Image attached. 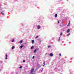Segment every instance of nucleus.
<instances>
[{
  "mask_svg": "<svg viewBox=\"0 0 74 74\" xmlns=\"http://www.w3.org/2000/svg\"><path fill=\"white\" fill-rule=\"evenodd\" d=\"M34 70V68L32 69V70H31V74H33Z\"/></svg>",
  "mask_w": 74,
  "mask_h": 74,
  "instance_id": "obj_1",
  "label": "nucleus"
},
{
  "mask_svg": "<svg viewBox=\"0 0 74 74\" xmlns=\"http://www.w3.org/2000/svg\"><path fill=\"white\" fill-rule=\"evenodd\" d=\"M53 54H52V53H51L49 54V56H53Z\"/></svg>",
  "mask_w": 74,
  "mask_h": 74,
  "instance_id": "obj_2",
  "label": "nucleus"
},
{
  "mask_svg": "<svg viewBox=\"0 0 74 74\" xmlns=\"http://www.w3.org/2000/svg\"><path fill=\"white\" fill-rule=\"evenodd\" d=\"M41 72L42 71V70L41 71Z\"/></svg>",
  "mask_w": 74,
  "mask_h": 74,
  "instance_id": "obj_28",
  "label": "nucleus"
},
{
  "mask_svg": "<svg viewBox=\"0 0 74 74\" xmlns=\"http://www.w3.org/2000/svg\"><path fill=\"white\" fill-rule=\"evenodd\" d=\"M45 62H43L44 65H43V67H44V66H45Z\"/></svg>",
  "mask_w": 74,
  "mask_h": 74,
  "instance_id": "obj_10",
  "label": "nucleus"
},
{
  "mask_svg": "<svg viewBox=\"0 0 74 74\" xmlns=\"http://www.w3.org/2000/svg\"><path fill=\"white\" fill-rule=\"evenodd\" d=\"M40 28H41V26H40V25H38V29H40Z\"/></svg>",
  "mask_w": 74,
  "mask_h": 74,
  "instance_id": "obj_3",
  "label": "nucleus"
},
{
  "mask_svg": "<svg viewBox=\"0 0 74 74\" xmlns=\"http://www.w3.org/2000/svg\"><path fill=\"white\" fill-rule=\"evenodd\" d=\"M59 56H61V53H60V54H59Z\"/></svg>",
  "mask_w": 74,
  "mask_h": 74,
  "instance_id": "obj_23",
  "label": "nucleus"
},
{
  "mask_svg": "<svg viewBox=\"0 0 74 74\" xmlns=\"http://www.w3.org/2000/svg\"><path fill=\"white\" fill-rule=\"evenodd\" d=\"M5 59H7V57L5 58Z\"/></svg>",
  "mask_w": 74,
  "mask_h": 74,
  "instance_id": "obj_26",
  "label": "nucleus"
},
{
  "mask_svg": "<svg viewBox=\"0 0 74 74\" xmlns=\"http://www.w3.org/2000/svg\"><path fill=\"white\" fill-rule=\"evenodd\" d=\"M23 62H25V60H23Z\"/></svg>",
  "mask_w": 74,
  "mask_h": 74,
  "instance_id": "obj_25",
  "label": "nucleus"
},
{
  "mask_svg": "<svg viewBox=\"0 0 74 74\" xmlns=\"http://www.w3.org/2000/svg\"><path fill=\"white\" fill-rule=\"evenodd\" d=\"M32 59H34V56H33V57Z\"/></svg>",
  "mask_w": 74,
  "mask_h": 74,
  "instance_id": "obj_21",
  "label": "nucleus"
},
{
  "mask_svg": "<svg viewBox=\"0 0 74 74\" xmlns=\"http://www.w3.org/2000/svg\"><path fill=\"white\" fill-rule=\"evenodd\" d=\"M23 47V46H20V47L21 48H22V47Z\"/></svg>",
  "mask_w": 74,
  "mask_h": 74,
  "instance_id": "obj_19",
  "label": "nucleus"
},
{
  "mask_svg": "<svg viewBox=\"0 0 74 74\" xmlns=\"http://www.w3.org/2000/svg\"><path fill=\"white\" fill-rule=\"evenodd\" d=\"M70 32V29H68L67 31V33H69Z\"/></svg>",
  "mask_w": 74,
  "mask_h": 74,
  "instance_id": "obj_5",
  "label": "nucleus"
},
{
  "mask_svg": "<svg viewBox=\"0 0 74 74\" xmlns=\"http://www.w3.org/2000/svg\"><path fill=\"white\" fill-rule=\"evenodd\" d=\"M19 43H20V44H22V40L20 41Z\"/></svg>",
  "mask_w": 74,
  "mask_h": 74,
  "instance_id": "obj_14",
  "label": "nucleus"
},
{
  "mask_svg": "<svg viewBox=\"0 0 74 74\" xmlns=\"http://www.w3.org/2000/svg\"><path fill=\"white\" fill-rule=\"evenodd\" d=\"M15 48V47L13 46L12 47V50L13 49H14Z\"/></svg>",
  "mask_w": 74,
  "mask_h": 74,
  "instance_id": "obj_7",
  "label": "nucleus"
},
{
  "mask_svg": "<svg viewBox=\"0 0 74 74\" xmlns=\"http://www.w3.org/2000/svg\"><path fill=\"white\" fill-rule=\"evenodd\" d=\"M22 67V66H21L20 67V69H21Z\"/></svg>",
  "mask_w": 74,
  "mask_h": 74,
  "instance_id": "obj_22",
  "label": "nucleus"
},
{
  "mask_svg": "<svg viewBox=\"0 0 74 74\" xmlns=\"http://www.w3.org/2000/svg\"><path fill=\"white\" fill-rule=\"evenodd\" d=\"M60 37H59V38L58 41H60Z\"/></svg>",
  "mask_w": 74,
  "mask_h": 74,
  "instance_id": "obj_16",
  "label": "nucleus"
},
{
  "mask_svg": "<svg viewBox=\"0 0 74 74\" xmlns=\"http://www.w3.org/2000/svg\"><path fill=\"white\" fill-rule=\"evenodd\" d=\"M1 14H2V15H4V14L3 13L1 12Z\"/></svg>",
  "mask_w": 74,
  "mask_h": 74,
  "instance_id": "obj_17",
  "label": "nucleus"
},
{
  "mask_svg": "<svg viewBox=\"0 0 74 74\" xmlns=\"http://www.w3.org/2000/svg\"><path fill=\"white\" fill-rule=\"evenodd\" d=\"M32 44H34V40H32Z\"/></svg>",
  "mask_w": 74,
  "mask_h": 74,
  "instance_id": "obj_6",
  "label": "nucleus"
},
{
  "mask_svg": "<svg viewBox=\"0 0 74 74\" xmlns=\"http://www.w3.org/2000/svg\"><path fill=\"white\" fill-rule=\"evenodd\" d=\"M34 48V46H32L31 48V49H33V48Z\"/></svg>",
  "mask_w": 74,
  "mask_h": 74,
  "instance_id": "obj_12",
  "label": "nucleus"
},
{
  "mask_svg": "<svg viewBox=\"0 0 74 74\" xmlns=\"http://www.w3.org/2000/svg\"><path fill=\"white\" fill-rule=\"evenodd\" d=\"M14 40L15 39H13L12 40V42H14Z\"/></svg>",
  "mask_w": 74,
  "mask_h": 74,
  "instance_id": "obj_9",
  "label": "nucleus"
},
{
  "mask_svg": "<svg viewBox=\"0 0 74 74\" xmlns=\"http://www.w3.org/2000/svg\"><path fill=\"white\" fill-rule=\"evenodd\" d=\"M37 51V49H36L34 51V53H36V51Z\"/></svg>",
  "mask_w": 74,
  "mask_h": 74,
  "instance_id": "obj_4",
  "label": "nucleus"
},
{
  "mask_svg": "<svg viewBox=\"0 0 74 74\" xmlns=\"http://www.w3.org/2000/svg\"><path fill=\"white\" fill-rule=\"evenodd\" d=\"M48 48H50V47H51V46H48Z\"/></svg>",
  "mask_w": 74,
  "mask_h": 74,
  "instance_id": "obj_20",
  "label": "nucleus"
},
{
  "mask_svg": "<svg viewBox=\"0 0 74 74\" xmlns=\"http://www.w3.org/2000/svg\"><path fill=\"white\" fill-rule=\"evenodd\" d=\"M54 16H55V18H56L57 17V14H55Z\"/></svg>",
  "mask_w": 74,
  "mask_h": 74,
  "instance_id": "obj_8",
  "label": "nucleus"
},
{
  "mask_svg": "<svg viewBox=\"0 0 74 74\" xmlns=\"http://www.w3.org/2000/svg\"><path fill=\"white\" fill-rule=\"evenodd\" d=\"M70 33H69V34H67V36H70Z\"/></svg>",
  "mask_w": 74,
  "mask_h": 74,
  "instance_id": "obj_13",
  "label": "nucleus"
},
{
  "mask_svg": "<svg viewBox=\"0 0 74 74\" xmlns=\"http://www.w3.org/2000/svg\"><path fill=\"white\" fill-rule=\"evenodd\" d=\"M5 56H6V57H7V56H8V55H7V54H6V55H5Z\"/></svg>",
  "mask_w": 74,
  "mask_h": 74,
  "instance_id": "obj_24",
  "label": "nucleus"
},
{
  "mask_svg": "<svg viewBox=\"0 0 74 74\" xmlns=\"http://www.w3.org/2000/svg\"><path fill=\"white\" fill-rule=\"evenodd\" d=\"M70 21H69V23H68V24L67 25V26H69V25H70Z\"/></svg>",
  "mask_w": 74,
  "mask_h": 74,
  "instance_id": "obj_11",
  "label": "nucleus"
},
{
  "mask_svg": "<svg viewBox=\"0 0 74 74\" xmlns=\"http://www.w3.org/2000/svg\"><path fill=\"white\" fill-rule=\"evenodd\" d=\"M1 71V70L0 69V72Z\"/></svg>",
  "mask_w": 74,
  "mask_h": 74,
  "instance_id": "obj_29",
  "label": "nucleus"
},
{
  "mask_svg": "<svg viewBox=\"0 0 74 74\" xmlns=\"http://www.w3.org/2000/svg\"><path fill=\"white\" fill-rule=\"evenodd\" d=\"M39 36H37L35 38H37L38 37H39Z\"/></svg>",
  "mask_w": 74,
  "mask_h": 74,
  "instance_id": "obj_18",
  "label": "nucleus"
},
{
  "mask_svg": "<svg viewBox=\"0 0 74 74\" xmlns=\"http://www.w3.org/2000/svg\"><path fill=\"white\" fill-rule=\"evenodd\" d=\"M58 23H59V21H58Z\"/></svg>",
  "mask_w": 74,
  "mask_h": 74,
  "instance_id": "obj_27",
  "label": "nucleus"
},
{
  "mask_svg": "<svg viewBox=\"0 0 74 74\" xmlns=\"http://www.w3.org/2000/svg\"><path fill=\"white\" fill-rule=\"evenodd\" d=\"M60 36H62V35L63 34L61 32L60 33Z\"/></svg>",
  "mask_w": 74,
  "mask_h": 74,
  "instance_id": "obj_15",
  "label": "nucleus"
}]
</instances>
